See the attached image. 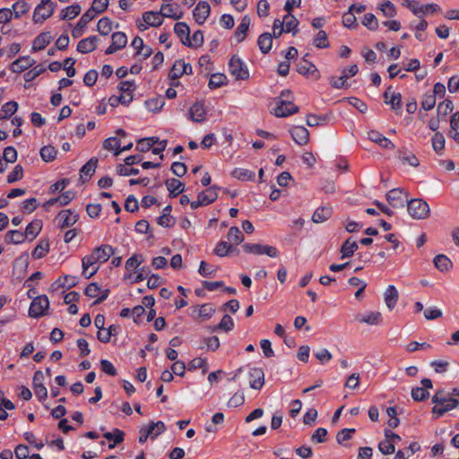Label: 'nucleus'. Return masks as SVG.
Here are the masks:
<instances>
[{
  "label": "nucleus",
  "mask_w": 459,
  "mask_h": 459,
  "mask_svg": "<svg viewBox=\"0 0 459 459\" xmlns=\"http://www.w3.org/2000/svg\"><path fill=\"white\" fill-rule=\"evenodd\" d=\"M114 248L108 244L101 245L92 250L82 259V274L86 279L91 278L99 270V266L94 267L97 263H106L114 254Z\"/></svg>",
  "instance_id": "obj_1"
},
{
  "label": "nucleus",
  "mask_w": 459,
  "mask_h": 459,
  "mask_svg": "<svg viewBox=\"0 0 459 459\" xmlns=\"http://www.w3.org/2000/svg\"><path fill=\"white\" fill-rule=\"evenodd\" d=\"M293 97L290 90H284L277 98L273 114L277 117H285L299 111L298 106L292 102Z\"/></svg>",
  "instance_id": "obj_2"
},
{
  "label": "nucleus",
  "mask_w": 459,
  "mask_h": 459,
  "mask_svg": "<svg viewBox=\"0 0 459 459\" xmlns=\"http://www.w3.org/2000/svg\"><path fill=\"white\" fill-rule=\"evenodd\" d=\"M407 211L411 217L415 220L427 218L430 212L428 203L422 199H411L408 201Z\"/></svg>",
  "instance_id": "obj_3"
},
{
  "label": "nucleus",
  "mask_w": 459,
  "mask_h": 459,
  "mask_svg": "<svg viewBox=\"0 0 459 459\" xmlns=\"http://www.w3.org/2000/svg\"><path fill=\"white\" fill-rule=\"evenodd\" d=\"M229 73L236 79V80H247L249 78V71L246 64L241 60V58L236 55H234L229 62L228 65Z\"/></svg>",
  "instance_id": "obj_4"
},
{
  "label": "nucleus",
  "mask_w": 459,
  "mask_h": 459,
  "mask_svg": "<svg viewBox=\"0 0 459 459\" xmlns=\"http://www.w3.org/2000/svg\"><path fill=\"white\" fill-rule=\"evenodd\" d=\"M49 307V300L46 295H40L33 299L29 308V316L32 318H39L46 315Z\"/></svg>",
  "instance_id": "obj_5"
},
{
  "label": "nucleus",
  "mask_w": 459,
  "mask_h": 459,
  "mask_svg": "<svg viewBox=\"0 0 459 459\" xmlns=\"http://www.w3.org/2000/svg\"><path fill=\"white\" fill-rule=\"evenodd\" d=\"M407 193L402 188H393L386 194V200L394 208H403L408 202Z\"/></svg>",
  "instance_id": "obj_6"
},
{
  "label": "nucleus",
  "mask_w": 459,
  "mask_h": 459,
  "mask_svg": "<svg viewBox=\"0 0 459 459\" xmlns=\"http://www.w3.org/2000/svg\"><path fill=\"white\" fill-rule=\"evenodd\" d=\"M111 44L105 50L106 55H112L115 52L124 48L127 44V37L122 31L114 32L111 35Z\"/></svg>",
  "instance_id": "obj_7"
},
{
  "label": "nucleus",
  "mask_w": 459,
  "mask_h": 459,
  "mask_svg": "<svg viewBox=\"0 0 459 459\" xmlns=\"http://www.w3.org/2000/svg\"><path fill=\"white\" fill-rule=\"evenodd\" d=\"M78 219V213L73 212L70 209L63 210L56 215V220L58 221L59 227L62 230L73 226L76 223Z\"/></svg>",
  "instance_id": "obj_8"
},
{
  "label": "nucleus",
  "mask_w": 459,
  "mask_h": 459,
  "mask_svg": "<svg viewBox=\"0 0 459 459\" xmlns=\"http://www.w3.org/2000/svg\"><path fill=\"white\" fill-rule=\"evenodd\" d=\"M249 385L255 390H260L264 385V373L260 368H251L248 371Z\"/></svg>",
  "instance_id": "obj_9"
},
{
  "label": "nucleus",
  "mask_w": 459,
  "mask_h": 459,
  "mask_svg": "<svg viewBox=\"0 0 459 459\" xmlns=\"http://www.w3.org/2000/svg\"><path fill=\"white\" fill-rule=\"evenodd\" d=\"M293 141L299 145H305L309 141V132L303 126H294L290 129Z\"/></svg>",
  "instance_id": "obj_10"
},
{
  "label": "nucleus",
  "mask_w": 459,
  "mask_h": 459,
  "mask_svg": "<svg viewBox=\"0 0 459 459\" xmlns=\"http://www.w3.org/2000/svg\"><path fill=\"white\" fill-rule=\"evenodd\" d=\"M210 5L206 1L199 2L193 11V15L195 22L202 25L205 22L210 14Z\"/></svg>",
  "instance_id": "obj_11"
},
{
  "label": "nucleus",
  "mask_w": 459,
  "mask_h": 459,
  "mask_svg": "<svg viewBox=\"0 0 459 459\" xmlns=\"http://www.w3.org/2000/svg\"><path fill=\"white\" fill-rule=\"evenodd\" d=\"M396 157L404 165H410L415 168L420 166L418 158L405 147L397 151Z\"/></svg>",
  "instance_id": "obj_12"
},
{
  "label": "nucleus",
  "mask_w": 459,
  "mask_h": 459,
  "mask_svg": "<svg viewBox=\"0 0 459 459\" xmlns=\"http://www.w3.org/2000/svg\"><path fill=\"white\" fill-rule=\"evenodd\" d=\"M368 138L373 142L377 143L380 147L388 150H394L395 148L394 144L382 134L377 131L371 130L368 133Z\"/></svg>",
  "instance_id": "obj_13"
},
{
  "label": "nucleus",
  "mask_w": 459,
  "mask_h": 459,
  "mask_svg": "<svg viewBox=\"0 0 459 459\" xmlns=\"http://www.w3.org/2000/svg\"><path fill=\"white\" fill-rule=\"evenodd\" d=\"M95 14H92V11H86L79 19L77 24L72 30V36L74 38H79L82 34V29L93 19Z\"/></svg>",
  "instance_id": "obj_14"
},
{
  "label": "nucleus",
  "mask_w": 459,
  "mask_h": 459,
  "mask_svg": "<svg viewBox=\"0 0 459 459\" xmlns=\"http://www.w3.org/2000/svg\"><path fill=\"white\" fill-rule=\"evenodd\" d=\"M74 197L75 193L68 190L62 193V195L57 197L50 198L43 204V206L47 209L56 204H59V205H67Z\"/></svg>",
  "instance_id": "obj_15"
},
{
  "label": "nucleus",
  "mask_w": 459,
  "mask_h": 459,
  "mask_svg": "<svg viewBox=\"0 0 459 459\" xmlns=\"http://www.w3.org/2000/svg\"><path fill=\"white\" fill-rule=\"evenodd\" d=\"M99 38L97 36H90L81 39L77 44V51L82 54L91 53L97 48Z\"/></svg>",
  "instance_id": "obj_16"
},
{
  "label": "nucleus",
  "mask_w": 459,
  "mask_h": 459,
  "mask_svg": "<svg viewBox=\"0 0 459 459\" xmlns=\"http://www.w3.org/2000/svg\"><path fill=\"white\" fill-rule=\"evenodd\" d=\"M33 64L34 60L30 56H24L13 61L10 68L12 72L19 74L30 67Z\"/></svg>",
  "instance_id": "obj_17"
},
{
  "label": "nucleus",
  "mask_w": 459,
  "mask_h": 459,
  "mask_svg": "<svg viewBox=\"0 0 459 459\" xmlns=\"http://www.w3.org/2000/svg\"><path fill=\"white\" fill-rule=\"evenodd\" d=\"M53 39L49 31L41 32L38 35L32 43V50L34 52L44 49Z\"/></svg>",
  "instance_id": "obj_18"
},
{
  "label": "nucleus",
  "mask_w": 459,
  "mask_h": 459,
  "mask_svg": "<svg viewBox=\"0 0 459 459\" xmlns=\"http://www.w3.org/2000/svg\"><path fill=\"white\" fill-rule=\"evenodd\" d=\"M174 32L183 45L190 44V29L186 22H177L174 26Z\"/></svg>",
  "instance_id": "obj_19"
},
{
  "label": "nucleus",
  "mask_w": 459,
  "mask_h": 459,
  "mask_svg": "<svg viewBox=\"0 0 459 459\" xmlns=\"http://www.w3.org/2000/svg\"><path fill=\"white\" fill-rule=\"evenodd\" d=\"M359 246L356 241L352 240L351 238H348L340 248L341 258H350L358 250Z\"/></svg>",
  "instance_id": "obj_20"
},
{
  "label": "nucleus",
  "mask_w": 459,
  "mask_h": 459,
  "mask_svg": "<svg viewBox=\"0 0 459 459\" xmlns=\"http://www.w3.org/2000/svg\"><path fill=\"white\" fill-rule=\"evenodd\" d=\"M459 404V400L455 398H448L445 404H441L440 406L435 405L432 408V412L437 414V417L443 416L446 412L456 408Z\"/></svg>",
  "instance_id": "obj_21"
},
{
  "label": "nucleus",
  "mask_w": 459,
  "mask_h": 459,
  "mask_svg": "<svg viewBox=\"0 0 459 459\" xmlns=\"http://www.w3.org/2000/svg\"><path fill=\"white\" fill-rule=\"evenodd\" d=\"M53 7L48 8L43 4H39L33 13V21L35 23H42L45 20L50 17L53 13Z\"/></svg>",
  "instance_id": "obj_22"
},
{
  "label": "nucleus",
  "mask_w": 459,
  "mask_h": 459,
  "mask_svg": "<svg viewBox=\"0 0 459 459\" xmlns=\"http://www.w3.org/2000/svg\"><path fill=\"white\" fill-rule=\"evenodd\" d=\"M206 111L201 102H195L189 110V117L195 122H203L205 119Z\"/></svg>",
  "instance_id": "obj_23"
},
{
  "label": "nucleus",
  "mask_w": 459,
  "mask_h": 459,
  "mask_svg": "<svg viewBox=\"0 0 459 459\" xmlns=\"http://www.w3.org/2000/svg\"><path fill=\"white\" fill-rule=\"evenodd\" d=\"M385 302L388 309L391 311L396 306L398 300V291L394 285H389L385 291Z\"/></svg>",
  "instance_id": "obj_24"
},
{
  "label": "nucleus",
  "mask_w": 459,
  "mask_h": 459,
  "mask_svg": "<svg viewBox=\"0 0 459 459\" xmlns=\"http://www.w3.org/2000/svg\"><path fill=\"white\" fill-rule=\"evenodd\" d=\"M250 18L248 15H245L242 17L240 23L237 27L235 30V38L237 39V41L242 42L247 35V32L250 26Z\"/></svg>",
  "instance_id": "obj_25"
},
{
  "label": "nucleus",
  "mask_w": 459,
  "mask_h": 459,
  "mask_svg": "<svg viewBox=\"0 0 459 459\" xmlns=\"http://www.w3.org/2000/svg\"><path fill=\"white\" fill-rule=\"evenodd\" d=\"M165 186L169 191L171 198L177 197L184 191V184L177 178H169L165 181Z\"/></svg>",
  "instance_id": "obj_26"
},
{
  "label": "nucleus",
  "mask_w": 459,
  "mask_h": 459,
  "mask_svg": "<svg viewBox=\"0 0 459 459\" xmlns=\"http://www.w3.org/2000/svg\"><path fill=\"white\" fill-rule=\"evenodd\" d=\"M143 20L151 27H159L163 22V18L161 17V13L148 11L143 13Z\"/></svg>",
  "instance_id": "obj_27"
},
{
  "label": "nucleus",
  "mask_w": 459,
  "mask_h": 459,
  "mask_svg": "<svg viewBox=\"0 0 459 459\" xmlns=\"http://www.w3.org/2000/svg\"><path fill=\"white\" fill-rule=\"evenodd\" d=\"M273 38H274V37L269 32H264L258 37L257 45H258L260 51L263 54H267L272 49Z\"/></svg>",
  "instance_id": "obj_28"
},
{
  "label": "nucleus",
  "mask_w": 459,
  "mask_h": 459,
  "mask_svg": "<svg viewBox=\"0 0 459 459\" xmlns=\"http://www.w3.org/2000/svg\"><path fill=\"white\" fill-rule=\"evenodd\" d=\"M198 197L204 205L213 203L218 198L217 187L211 186L198 194Z\"/></svg>",
  "instance_id": "obj_29"
},
{
  "label": "nucleus",
  "mask_w": 459,
  "mask_h": 459,
  "mask_svg": "<svg viewBox=\"0 0 459 459\" xmlns=\"http://www.w3.org/2000/svg\"><path fill=\"white\" fill-rule=\"evenodd\" d=\"M281 22H283L284 30L286 33L291 32L293 35H295L298 32L297 27L299 25V21L295 16L290 13H287Z\"/></svg>",
  "instance_id": "obj_30"
},
{
  "label": "nucleus",
  "mask_w": 459,
  "mask_h": 459,
  "mask_svg": "<svg viewBox=\"0 0 459 459\" xmlns=\"http://www.w3.org/2000/svg\"><path fill=\"white\" fill-rule=\"evenodd\" d=\"M18 109V103L14 100L4 103L0 109V120L7 119Z\"/></svg>",
  "instance_id": "obj_31"
},
{
  "label": "nucleus",
  "mask_w": 459,
  "mask_h": 459,
  "mask_svg": "<svg viewBox=\"0 0 459 459\" xmlns=\"http://www.w3.org/2000/svg\"><path fill=\"white\" fill-rule=\"evenodd\" d=\"M41 229L42 221L40 220H33L27 225L25 234L27 238H30V240H32L39 234Z\"/></svg>",
  "instance_id": "obj_32"
},
{
  "label": "nucleus",
  "mask_w": 459,
  "mask_h": 459,
  "mask_svg": "<svg viewBox=\"0 0 459 459\" xmlns=\"http://www.w3.org/2000/svg\"><path fill=\"white\" fill-rule=\"evenodd\" d=\"M358 320L360 323H365L371 325H377L382 321V315L380 312H369L368 314L359 316Z\"/></svg>",
  "instance_id": "obj_33"
},
{
  "label": "nucleus",
  "mask_w": 459,
  "mask_h": 459,
  "mask_svg": "<svg viewBox=\"0 0 459 459\" xmlns=\"http://www.w3.org/2000/svg\"><path fill=\"white\" fill-rule=\"evenodd\" d=\"M49 251V242L47 239L40 240L34 250L32 251V257L34 259H40L48 255Z\"/></svg>",
  "instance_id": "obj_34"
},
{
  "label": "nucleus",
  "mask_w": 459,
  "mask_h": 459,
  "mask_svg": "<svg viewBox=\"0 0 459 459\" xmlns=\"http://www.w3.org/2000/svg\"><path fill=\"white\" fill-rule=\"evenodd\" d=\"M195 311L197 312L199 317L204 319H210L212 315L215 313V307L212 303H204L199 307L195 308Z\"/></svg>",
  "instance_id": "obj_35"
},
{
  "label": "nucleus",
  "mask_w": 459,
  "mask_h": 459,
  "mask_svg": "<svg viewBox=\"0 0 459 459\" xmlns=\"http://www.w3.org/2000/svg\"><path fill=\"white\" fill-rule=\"evenodd\" d=\"M97 165L98 159L95 157L91 158L80 169L81 178L86 177L90 178L95 172Z\"/></svg>",
  "instance_id": "obj_36"
},
{
  "label": "nucleus",
  "mask_w": 459,
  "mask_h": 459,
  "mask_svg": "<svg viewBox=\"0 0 459 459\" xmlns=\"http://www.w3.org/2000/svg\"><path fill=\"white\" fill-rule=\"evenodd\" d=\"M231 175L235 178L242 181H252L255 179V177L254 171L243 168H236L232 171Z\"/></svg>",
  "instance_id": "obj_37"
},
{
  "label": "nucleus",
  "mask_w": 459,
  "mask_h": 459,
  "mask_svg": "<svg viewBox=\"0 0 459 459\" xmlns=\"http://www.w3.org/2000/svg\"><path fill=\"white\" fill-rule=\"evenodd\" d=\"M297 71L299 74L303 75L308 74H316L318 75L319 72L316 69V65L307 60H303L297 65Z\"/></svg>",
  "instance_id": "obj_38"
},
{
  "label": "nucleus",
  "mask_w": 459,
  "mask_h": 459,
  "mask_svg": "<svg viewBox=\"0 0 459 459\" xmlns=\"http://www.w3.org/2000/svg\"><path fill=\"white\" fill-rule=\"evenodd\" d=\"M26 238L27 236L25 232H21L19 230H9L4 236L5 241L12 244L23 243Z\"/></svg>",
  "instance_id": "obj_39"
},
{
  "label": "nucleus",
  "mask_w": 459,
  "mask_h": 459,
  "mask_svg": "<svg viewBox=\"0 0 459 459\" xmlns=\"http://www.w3.org/2000/svg\"><path fill=\"white\" fill-rule=\"evenodd\" d=\"M385 102L391 106V108L394 111L401 110L402 108V95L401 93H393L391 99L388 100V92L384 93Z\"/></svg>",
  "instance_id": "obj_40"
},
{
  "label": "nucleus",
  "mask_w": 459,
  "mask_h": 459,
  "mask_svg": "<svg viewBox=\"0 0 459 459\" xmlns=\"http://www.w3.org/2000/svg\"><path fill=\"white\" fill-rule=\"evenodd\" d=\"M435 266L441 272L448 271L452 268L451 260L445 255H437L434 258Z\"/></svg>",
  "instance_id": "obj_41"
},
{
  "label": "nucleus",
  "mask_w": 459,
  "mask_h": 459,
  "mask_svg": "<svg viewBox=\"0 0 459 459\" xmlns=\"http://www.w3.org/2000/svg\"><path fill=\"white\" fill-rule=\"evenodd\" d=\"M445 137L439 133L436 132L431 139L432 148L438 154L441 155L445 149Z\"/></svg>",
  "instance_id": "obj_42"
},
{
  "label": "nucleus",
  "mask_w": 459,
  "mask_h": 459,
  "mask_svg": "<svg viewBox=\"0 0 459 459\" xmlns=\"http://www.w3.org/2000/svg\"><path fill=\"white\" fill-rule=\"evenodd\" d=\"M81 13V6L78 4H74L65 7L61 13L62 20H72L78 16Z\"/></svg>",
  "instance_id": "obj_43"
},
{
  "label": "nucleus",
  "mask_w": 459,
  "mask_h": 459,
  "mask_svg": "<svg viewBox=\"0 0 459 459\" xmlns=\"http://www.w3.org/2000/svg\"><path fill=\"white\" fill-rule=\"evenodd\" d=\"M234 250L233 246L227 241H220L217 243L213 253L220 257H224Z\"/></svg>",
  "instance_id": "obj_44"
},
{
  "label": "nucleus",
  "mask_w": 459,
  "mask_h": 459,
  "mask_svg": "<svg viewBox=\"0 0 459 459\" xmlns=\"http://www.w3.org/2000/svg\"><path fill=\"white\" fill-rule=\"evenodd\" d=\"M39 153L44 161L51 162L56 158L57 151L51 145H46L40 149Z\"/></svg>",
  "instance_id": "obj_45"
},
{
  "label": "nucleus",
  "mask_w": 459,
  "mask_h": 459,
  "mask_svg": "<svg viewBox=\"0 0 459 459\" xmlns=\"http://www.w3.org/2000/svg\"><path fill=\"white\" fill-rule=\"evenodd\" d=\"M227 83V77L224 74H212L209 80L208 86L210 89H217Z\"/></svg>",
  "instance_id": "obj_46"
},
{
  "label": "nucleus",
  "mask_w": 459,
  "mask_h": 459,
  "mask_svg": "<svg viewBox=\"0 0 459 459\" xmlns=\"http://www.w3.org/2000/svg\"><path fill=\"white\" fill-rule=\"evenodd\" d=\"M78 283V281L75 276L73 275H65L63 278L59 277L54 284L56 285V287H63L66 289H70L74 286H75Z\"/></svg>",
  "instance_id": "obj_47"
},
{
  "label": "nucleus",
  "mask_w": 459,
  "mask_h": 459,
  "mask_svg": "<svg viewBox=\"0 0 459 459\" xmlns=\"http://www.w3.org/2000/svg\"><path fill=\"white\" fill-rule=\"evenodd\" d=\"M30 10V5L23 0H17L13 4V13L15 18H20L22 15L28 13Z\"/></svg>",
  "instance_id": "obj_48"
},
{
  "label": "nucleus",
  "mask_w": 459,
  "mask_h": 459,
  "mask_svg": "<svg viewBox=\"0 0 459 459\" xmlns=\"http://www.w3.org/2000/svg\"><path fill=\"white\" fill-rule=\"evenodd\" d=\"M165 104L164 98L161 96L150 99L145 101L146 108L152 112H157L161 110Z\"/></svg>",
  "instance_id": "obj_49"
},
{
  "label": "nucleus",
  "mask_w": 459,
  "mask_h": 459,
  "mask_svg": "<svg viewBox=\"0 0 459 459\" xmlns=\"http://www.w3.org/2000/svg\"><path fill=\"white\" fill-rule=\"evenodd\" d=\"M227 238L230 242H233L235 244H240L244 241L243 233L236 226L230 228L228 234H227Z\"/></svg>",
  "instance_id": "obj_50"
},
{
  "label": "nucleus",
  "mask_w": 459,
  "mask_h": 459,
  "mask_svg": "<svg viewBox=\"0 0 459 459\" xmlns=\"http://www.w3.org/2000/svg\"><path fill=\"white\" fill-rule=\"evenodd\" d=\"M331 215V212L329 209L325 207L317 208L313 215H312V221L316 223H321L325 221Z\"/></svg>",
  "instance_id": "obj_51"
},
{
  "label": "nucleus",
  "mask_w": 459,
  "mask_h": 459,
  "mask_svg": "<svg viewBox=\"0 0 459 459\" xmlns=\"http://www.w3.org/2000/svg\"><path fill=\"white\" fill-rule=\"evenodd\" d=\"M97 30L101 35H108L112 30V22L108 17H103L99 20Z\"/></svg>",
  "instance_id": "obj_52"
},
{
  "label": "nucleus",
  "mask_w": 459,
  "mask_h": 459,
  "mask_svg": "<svg viewBox=\"0 0 459 459\" xmlns=\"http://www.w3.org/2000/svg\"><path fill=\"white\" fill-rule=\"evenodd\" d=\"M160 12L161 13L162 18L168 17L174 20H179L183 14L182 12L178 14L173 6L169 4H162Z\"/></svg>",
  "instance_id": "obj_53"
},
{
  "label": "nucleus",
  "mask_w": 459,
  "mask_h": 459,
  "mask_svg": "<svg viewBox=\"0 0 459 459\" xmlns=\"http://www.w3.org/2000/svg\"><path fill=\"white\" fill-rule=\"evenodd\" d=\"M454 108V105L452 100H445L442 102H439L437 108V117H446L448 113L452 112Z\"/></svg>",
  "instance_id": "obj_54"
},
{
  "label": "nucleus",
  "mask_w": 459,
  "mask_h": 459,
  "mask_svg": "<svg viewBox=\"0 0 459 459\" xmlns=\"http://www.w3.org/2000/svg\"><path fill=\"white\" fill-rule=\"evenodd\" d=\"M103 437L108 441H115V444H119L124 441L125 433L119 429H115L112 432H105Z\"/></svg>",
  "instance_id": "obj_55"
},
{
  "label": "nucleus",
  "mask_w": 459,
  "mask_h": 459,
  "mask_svg": "<svg viewBox=\"0 0 459 459\" xmlns=\"http://www.w3.org/2000/svg\"><path fill=\"white\" fill-rule=\"evenodd\" d=\"M264 245L259 243H245L242 246V249L245 253L253 254L256 255H263Z\"/></svg>",
  "instance_id": "obj_56"
},
{
  "label": "nucleus",
  "mask_w": 459,
  "mask_h": 459,
  "mask_svg": "<svg viewBox=\"0 0 459 459\" xmlns=\"http://www.w3.org/2000/svg\"><path fill=\"white\" fill-rule=\"evenodd\" d=\"M436 105V98L435 94H431L430 92H426L422 96V100L420 102L421 108L426 110H431Z\"/></svg>",
  "instance_id": "obj_57"
},
{
  "label": "nucleus",
  "mask_w": 459,
  "mask_h": 459,
  "mask_svg": "<svg viewBox=\"0 0 459 459\" xmlns=\"http://www.w3.org/2000/svg\"><path fill=\"white\" fill-rule=\"evenodd\" d=\"M314 44L318 48H326L329 47L327 33L325 30H319L314 39Z\"/></svg>",
  "instance_id": "obj_58"
},
{
  "label": "nucleus",
  "mask_w": 459,
  "mask_h": 459,
  "mask_svg": "<svg viewBox=\"0 0 459 459\" xmlns=\"http://www.w3.org/2000/svg\"><path fill=\"white\" fill-rule=\"evenodd\" d=\"M45 71L46 68L42 65H38L24 74V80L26 82H31Z\"/></svg>",
  "instance_id": "obj_59"
},
{
  "label": "nucleus",
  "mask_w": 459,
  "mask_h": 459,
  "mask_svg": "<svg viewBox=\"0 0 459 459\" xmlns=\"http://www.w3.org/2000/svg\"><path fill=\"white\" fill-rule=\"evenodd\" d=\"M362 24L370 30H377L378 28V21L373 13H366L362 20Z\"/></svg>",
  "instance_id": "obj_60"
},
{
  "label": "nucleus",
  "mask_w": 459,
  "mask_h": 459,
  "mask_svg": "<svg viewBox=\"0 0 459 459\" xmlns=\"http://www.w3.org/2000/svg\"><path fill=\"white\" fill-rule=\"evenodd\" d=\"M356 432L355 429H342L338 431L336 435V441L338 444L342 445L345 441L350 440L352 435Z\"/></svg>",
  "instance_id": "obj_61"
},
{
  "label": "nucleus",
  "mask_w": 459,
  "mask_h": 459,
  "mask_svg": "<svg viewBox=\"0 0 459 459\" xmlns=\"http://www.w3.org/2000/svg\"><path fill=\"white\" fill-rule=\"evenodd\" d=\"M207 366H208V363L205 359L195 358L188 363L187 369L189 371H192V370H195L198 368H202L204 371H206Z\"/></svg>",
  "instance_id": "obj_62"
},
{
  "label": "nucleus",
  "mask_w": 459,
  "mask_h": 459,
  "mask_svg": "<svg viewBox=\"0 0 459 459\" xmlns=\"http://www.w3.org/2000/svg\"><path fill=\"white\" fill-rule=\"evenodd\" d=\"M234 328V321L229 315H224L219 323V325L215 327V330H224L225 332H230Z\"/></svg>",
  "instance_id": "obj_63"
},
{
  "label": "nucleus",
  "mask_w": 459,
  "mask_h": 459,
  "mask_svg": "<svg viewBox=\"0 0 459 459\" xmlns=\"http://www.w3.org/2000/svg\"><path fill=\"white\" fill-rule=\"evenodd\" d=\"M184 74V72L182 71L181 67V59H178L173 64L169 73V80H176L179 79Z\"/></svg>",
  "instance_id": "obj_64"
}]
</instances>
